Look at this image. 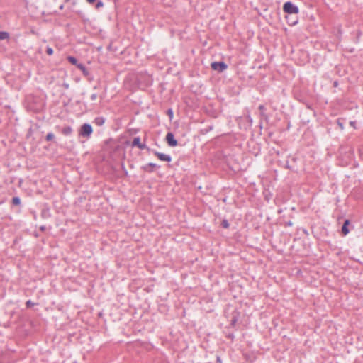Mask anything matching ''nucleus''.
Wrapping results in <instances>:
<instances>
[{
	"label": "nucleus",
	"instance_id": "f257e3e1",
	"mask_svg": "<svg viewBox=\"0 0 363 363\" xmlns=\"http://www.w3.org/2000/svg\"><path fill=\"white\" fill-rule=\"evenodd\" d=\"M93 133V128L89 123L82 124L79 130V135L86 139H89Z\"/></svg>",
	"mask_w": 363,
	"mask_h": 363
},
{
	"label": "nucleus",
	"instance_id": "f03ea898",
	"mask_svg": "<svg viewBox=\"0 0 363 363\" xmlns=\"http://www.w3.org/2000/svg\"><path fill=\"white\" fill-rule=\"evenodd\" d=\"M283 11L289 15L298 14L299 12L298 7L291 1H286L284 4Z\"/></svg>",
	"mask_w": 363,
	"mask_h": 363
},
{
	"label": "nucleus",
	"instance_id": "7ed1b4c3",
	"mask_svg": "<svg viewBox=\"0 0 363 363\" xmlns=\"http://www.w3.org/2000/svg\"><path fill=\"white\" fill-rule=\"evenodd\" d=\"M132 147H137L140 150H146L148 152H150L151 148L147 147L145 143L140 142V137H135L134 138L133 140L132 141L131 144Z\"/></svg>",
	"mask_w": 363,
	"mask_h": 363
},
{
	"label": "nucleus",
	"instance_id": "20e7f679",
	"mask_svg": "<svg viewBox=\"0 0 363 363\" xmlns=\"http://www.w3.org/2000/svg\"><path fill=\"white\" fill-rule=\"evenodd\" d=\"M228 67V65L223 61L221 62H213L211 63V68L213 70L218 71V72H222L225 70Z\"/></svg>",
	"mask_w": 363,
	"mask_h": 363
},
{
	"label": "nucleus",
	"instance_id": "39448f33",
	"mask_svg": "<svg viewBox=\"0 0 363 363\" xmlns=\"http://www.w3.org/2000/svg\"><path fill=\"white\" fill-rule=\"evenodd\" d=\"M150 152L154 154V155H155L161 161H164V162H169L172 161V157L169 155H166V154L160 152H158L155 150H152V149H151Z\"/></svg>",
	"mask_w": 363,
	"mask_h": 363
},
{
	"label": "nucleus",
	"instance_id": "423d86ee",
	"mask_svg": "<svg viewBox=\"0 0 363 363\" xmlns=\"http://www.w3.org/2000/svg\"><path fill=\"white\" fill-rule=\"evenodd\" d=\"M166 140L170 147H176L178 145V142L175 139L174 135L172 132L167 133L166 135Z\"/></svg>",
	"mask_w": 363,
	"mask_h": 363
},
{
	"label": "nucleus",
	"instance_id": "0eeeda50",
	"mask_svg": "<svg viewBox=\"0 0 363 363\" xmlns=\"http://www.w3.org/2000/svg\"><path fill=\"white\" fill-rule=\"evenodd\" d=\"M154 167H160V166L157 165L155 163L149 162L146 164L145 165H143L141 168L145 172L152 173L153 172V168Z\"/></svg>",
	"mask_w": 363,
	"mask_h": 363
},
{
	"label": "nucleus",
	"instance_id": "6e6552de",
	"mask_svg": "<svg viewBox=\"0 0 363 363\" xmlns=\"http://www.w3.org/2000/svg\"><path fill=\"white\" fill-rule=\"evenodd\" d=\"M350 225V220L348 219L345 220L344 223L342 226L341 232L343 235H347L350 233L349 225Z\"/></svg>",
	"mask_w": 363,
	"mask_h": 363
},
{
	"label": "nucleus",
	"instance_id": "1a4fd4ad",
	"mask_svg": "<svg viewBox=\"0 0 363 363\" xmlns=\"http://www.w3.org/2000/svg\"><path fill=\"white\" fill-rule=\"evenodd\" d=\"M106 121V118L103 116L96 117L94 120V123L97 126H102Z\"/></svg>",
	"mask_w": 363,
	"mask_h": 363
},
{
	"label": "nucleus",
	"instance_id": "9d476101",
	"mask_svg": "<svg viewBox=\"0 0 363 363\" xmlns=\"http://www.w3.org/2000/svg\"><path fill=\"white\" fill-rule=\"evenodd\" d=\"M77 67L82 71L84 76L87 77L89 75V71L84 64L79 63Z\"/></svg>",
	"mask_w": 363,
	"mask_h": 363
},
{
	"label": "nucleus",
	"instance_id": "9b49d317",
	"mask_svg": "<svg viewBox=\"0 0 363 363\" xmlns=\"http://www.w3.org/2000/svg\"><path fill=\"white\" fill-rule=\"evenodd\" d=\"M86 1L90 4H93L94 3L96 2V4H95L96 9H99L104 6V3L101 0H86Z\"/></svg>",
	"mask_w": 363,
	"mask_h": 363
},
{
	"label": "nucleus",
	"instance_id": "f8f14e48",
	"mask_svg": "<svg viewBox=\"0 0 363 363\" xmlns=\"http://www.w3.org/2000/svg\"><path fill=\"white\" fill-rule=\"evenodd\" d=\"M61 132L64 135H69L72 133V128L71 126H65L62 129Z\"/></svg>",
	"mask_w": 363,
	"mask_h": 363
},
{
	"label": "nucleus",
	"instance_id": "ddd939ff",
	"mask_svg": "<svg viewBox=\"0 0 363 363\" xmlns=\"http://www.w3.org/2000/svg\"><path fill=\"white\" fill-rule=\"evenodd\" d=\"M258 109L260 111V116L262 118L264 119H267L268 116L265 113V106L263 104H260L258 107Z\"/></svg>",
	"mask_w": 363,
	"mask_h": 363
},
{
	"label": "nucleus",
	"instance_id": "4468645a",
	"mask_svg": "<svg viewBox=\"0 0 363 363\" xmlns=\"http://www.w3.org/2000/svg\"><path fill=\"white\" fill-rule=\"evenodd\" d=\"M67 60L69 61V62H70L72 65H76L77 67V65H79V63L78 62V60L76 57H73V56H68L67 57Z\"/></svg>",
	"mask_w": 363,
	"mask_h": 363
},
{
	"label": "nucleus",
	"instance_id": "2eb2a0df",
	"mask_svg": "<svg viewBox=\"0 0 363 363\" xmlns=\"http://www.w3.org/2000/svg\"><path fill=\"white\" fill-rule=\"evenodd\" d=\"M9 38V33L6 31H0V40H6Z\"/></svg>",
	"mask_w": 363,
	"mask_h": 363
},
{
	"label": "nucleus",
	"instance_id": "dca6fc26",
	"mask_svg": "<svg viewBox=\"0 0 363 363\" xmlns=\"http://www.w3.org/2000/svg\"><path fill=\"white\" fill-rule=\"evenodd\" d=\"M11 203L13 206H20L21 199L18 196H15L12 199Z\"/></svg>",
	"mask_w": 363,
	"mask_h": 363
},
{
	"label": "nucleus",
	"instance_id": "f3484780",
	"mask_svg": "<svg viewBox=\"0 0 363 363\" xmlns=\"http://www.w3.org/2000/svg\"><path fill=\"white\" fill-rule=\"evenodd\" d=\"M286 18L287 19V22L291 26H294L297 23V18L295 20H293V18H291L289 16H286Z\"/></svg>",
	"mask_w": 363,
	"mask_h": 363
},
{
	"label": "nucleus",
	"instance_id": "a211bd4d",
	"mask_svg": "<svg viewBox=\"0 0 363 363\" xmlns=\"http://www.w3.org/2000/svg\"><path fill=\"white\" fill-rule=\"evenodd\" d=\"M213 128V125H210V126H208V127H207L206 128L202 129L201 132L202 134H206L209 131L212 130Z\"/></svg>",
	"mask_w": 363,
	"mask_h": 363
},
{
	"label": "nucleus",
	"instance_id": "6ab92c4d",
	"mask_svg": "<svg viewBox=\"0 0 363 363\" xmlns=\"http://www.w3.org/2000/svg\"><path fill=\"white\" fill-rule=\"evenodd\" d=\"M54 138H55L54 134H53L52 133H51V132H50V133H48L47 134V135H46V137H45V140H46L47 141H51V140H52L54 139Z\"/></svg>",
	"mask_w": 363,
	"mask_h": 363
},
{
	"label": "nucleus",
	"instance_id": "aec40b11",
	"mask_svg": "<svg viewBox=\"0 0 363 363\" xmlns=\"http://www.w3.org/2000/svg\"><path fill=\"white\" fill-rule=\"evenodd\" d=\"M221 226L224 228H228L230 226V224L227 220L224 219L221 222Z\"/></svg>",
	"mask_w": 363,
	"mask_h": 363
},
{
	"label": "nucleus",
	"instance_id": "412c9836",
	"mask_svg": "<svg viewBox=\"0 0 363 363\" xmlns=\"http://www.w3.org/2000/svg\"><path fill=\"white\" fill-rule=\"evenodd\" d=\"M238 322V316L234 315L230 320V325L234 327Z\"/></svg>",
	"mask_w": 363,
	"mask_h": 363
},
{
	"label": "nucleus",
	"instance_id": "4be33fe9",
	"mask_svg": "<svg viewBox=\"0 0 363 363\" xmlns=\"http://www.w3.org/2000/svg\"><path fill=\"white\" fill-rule=\"evenodd\" d=\"M337 124L339 125V127L340 128L341 130H343L344 129V123L342 121V119L340 118H338L337 120Z\"/></svg>",
	"mask_w": 363,
	"mask_h": 363
},
{
	"label": "nucleus",
	"instance_id": "5701e85b",
	"mask_svg": "<svg viewBox=\"0 0 363 363\" xmlns=\"http://www.w3.org/2000/svg\"><path fill=\"white\" fill-rule=\"evenodd\" d=\"M34 305H35V303H33L31 300H28L26 302V306L27 308H30V307L33 306Z\"/></svg>",
	"mask_w": 363,
	"mask_h": 363
},
{
	"label": "nucleus",
	"instance_id": "b1692460",
	"mask_svg": "<svg viewBox=\"0 0 363 363\" xmlns=\"http://www.w3.org/2000/svg\"><path fill=\"white\" fill-rule=\"evenodd\" d=\"M46 53L48 55H52L53 54V49L50 47H47L46 48Z\"/></svg>",
	"mask_w": 363,
	"mask_h": 363
},
{
	"label": "nucleus",
	"instance_id": "393cba45",
	"mask_svg": "<svg viewBox=\"0 0 363 363\" xmlns=\"http://www.w3.org/2000/svg\"><path fill=\"white\" fill-rule=\"evenodd\" d=\"M98 96L96 93H94L91 95L90 98L92 101H95L97 99Z\"/></svg>",
	"mask_w": 363,
	"mask_h": 363
},
{
	"label": "nucleus",
	"instance_id": "a878e982",
	"mask_svg": "<svg viewBox=\"0 0 363 363\" xmlns=\"http://www.w3.org/2000/svg\"><path fill=\"white\" fill-rule=\"evenodd\" d=\"M62 87H63L64 89H69V84H68V83H67V82H64V83L62 84Z\"/></svg>",
	"mask_w": 363,
	"mask_h": 363
},
{
	"label": "nucleus",
	"instance_id": "bb28decb",
	"mask_svg": "<svg viewBox=\"0 0 363 363\" xmlns=\"http://www.w3.org/2000/svg\"><path fill=\"white\" fill-rule=\"evenodd\" d=\"M362 35V32L360 30H357V38L359 40Z\"/></svg>",
	"mask_w": 363,
	"mask_h": 363
},
{
	"label": "nucleus",
	"instance_id": "cd10ccee",
	"mask_svg": "<svg viewBox=\"0 0 363 363\" xmlns=\"http://www.w3.org/2000/svg\"><path fill=\"white\" fill-rule=\"evenodd\" d=\"M167 113H168V115L169 116V118H170L173 116V111H172V109H169V110L167 111Z\"/></svg>",
	"mask_w": 363,
	"mask_h": 363
},
{
	"label": "nucleus",
	"instance_id": "c85d7f7f",
	"mask_svg": "<svg viewBox=\"0 0 363 363\" xmlns=\"http://www.w3.org/2000/svg\"><path fill=\"white\" fill-rule=\"evenodd\" d=\"M285 225L286 226H292L293 225V223L291 221H287L285 223Z\"/></svg>",
	"mask_w": 363,
	"mask_h": 363
},
{
	"label": "nucleus",
	"instance_id": "c756f323",
	"mask_svg": "<svg viewBox=\"0 0 363 363\" xmlns=\"http://www.w3.org/2000/svg\"><path fill=\"white\" fill-rule=\"evenodd\" d=\"M45 228H45V225H42V226H40V231H44V230H45Z\"/></svg>",
	"mask_w": 363,
	"mask_h": 363
},
{
	"label": "nucleus",
	"instance_id": "7c9ffc66",
	"mask_svg": "<svg viewBox=\"0 0 363 363\" xmlns=\"http://www.w3.org/2000/svg\"><path fill=\"white\" fill-rule=\"evenodd\" d=\"M355 123H356V122H355V121H350V125H352V126H353V127H354V128H355Z\"/></svg>",
	"mask_w": 363,
	"mask_h": 363
},
{
	"label": "nucleus",
	"instance_id": "2f4dec72",
	"mask_svg": "<svg viewBox=\"0 0 363 363\" xmlns=\"http://www.w3.org/2000/svg\"><path fill=\"white\" fill-rule=\"evenodd\" d=\"M337 86H338V82H337V81H335V82H333V86H334V87H337Z\"/></svg>",
	"mask_w": 363,
	"mask_h": 363
},
{
	"label": "nucleus",
	"instance_id": "473e14b6",
	"mask_svg": "<svg viewBox=\"0 0 363 363\" xmlns=\"http://www.w3.org/2000/svg\"><path fill=\"white\" fill-rule=\"evenodd\" d=\"M285 168L289 169H291V167H290V165H289V162H286V165H285Z\"/></svg>",
	"mask_w": 363,
	"mask_h": 363
},
{
	"label": "nucleus",
	"instance_id": "72a5a7b5",
	"mask_svg": "<svg viewBox=\"0 0 363 363\" xmlns=\"http://www.w3.org/2000/svg\"><path fill=\"white\" fill-rule=\"evenodd\" d=\"M122 167H123V170H124V173L125 174V175H127V174H128V172H127V170L125 169V167H124V165H123V164H122Z\"/></svg>",
	"mask_w": 363,
	"mask_h": 363
},
{
	"label": "nucleus",
	"instance_id": "f704fd0d",
	"mask_svg": "<svg viewBox=\"0 0 363 363\" xmlns=\"http://www.w3.org/2000/svg\"><path fill=\"white\" fill-rule=\"evenodd\" d=\"M59 9H60V10H62V9H64V5H63V4L60 5V7H59Z\"/></svg>",
	"mask_w": 363,
	"mask_h": 363
},
{
	"label": "nucleus",
	"instance_id": "c9c22d12",
	"mask_svg": "<svg viewBox=\"0 0 363 363\" xmlns=\"http://www.w3.org/2000/svg\"><path fill=\"white\" fill-rule=\"evenodd\" d=\"M217 361H218V362H220V358H219V357H218Z\"/></svg>",
	"mask_w": 363,
	"mask_h": 363
},
{
	"label": "nucleus",
	"instance_id": "e433bc0d",
	"mask_svg": "<svg viewBox=\"0 0 363 363\" xmlns=\"http://www.w3.org/2000/svg\"><path fill=\"white\" fill-rule=\"evenodd\" d=\"M65 1L66 2H68V1H69V0H65Z\"/></svg>",
	"mask_w": 363,
	"mask_h": 363
},
{
	"label": "nucleus",
	"instance_id": "4c0bfd02",
	"mask_svg": "<svg viewBox=\"0 0 363 363\" xmlns=\"http://www.w3.org/2000/svg\"><path fill=\"white\" fill-rule=\"evenodd\" d=\"M362 154H363V150H362Z\"/></svg>",
	"mask_w": 363,
	"mask_h": 363
}]
</instances>
